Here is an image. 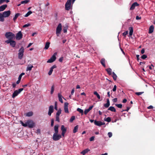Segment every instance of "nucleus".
Instances as JSON below:
<instances>
[{
    "mask_svg": "<svg viewBox=\"0 0 155 155\" xmlns=\"http://www.w3.org/2000/svg\"><path fill=\"white\" fill-rule=\"evenodd\" d=\"M20 123L22 126L24 127L28 126L29 128H33L34 125L35 123L33 121L31 120H27L26 123L24 124L22 121H21Z\"/></svg>",
    "mask_w": 155,
    "mask_h": 155,
    "instance_id": "nucleus-1",
    "label": "nucleus"
},
{
    "mask_svg": "<svg viewBox=\"0 0 155 155\" xmlns=\"http://www.w3.org/2000/svg\"><path fill=\"white\" fill-rule=\"evenodd\" d=\"M24 51V48L23 47H21L20 49L18 51V58L20 59H21L23 58Z\"/></svg>",
    "mask_w": 155,
    "mask_h": 155,
    "instance_id": "nucleus-2",
    "label": "nucleus"
},
{
    "mask_svg": "<svg viewBox=\"0 0 155 155\" xmlns=\"http://www.w3.org/2000/svg\"><path fill=\"white\" fill-rule=\"evenodd\" d=\"M5 36L7 38L12 39L15 37V35L12 32H8L5 33Z\"/></svg>",
    "mask_w": 155,
    "mask_h": 155,
    "instance_id": "nucleus-3",
    "label": "nucleus"
},
{
    "mask_svg": "<svg viewBox=\"0 0 155 155\" xmlns=\"http://www.w3.org/2000/svg\"><path fill=\"white\" fill-rule=\"evenodd\" d=\"M71 0H68L67 1L65 4V9L67 11H69L71 8Z\"/></svg>",
    "mask_w": 155,
    "mask_h": 155,
    "instance_id": "nucleus-4",
    "label": "nucleus"
},
{
    "mask_svg": "<svg viewBox=\"0 0 155 155\" xmlns=\"http://www.w3.org/2000/svg\"><path fill=\"white\" fill-rule=\"evenodd\" d=\"M62 30V25L61 23H59L56 28V34L57 36H59Z\"/></svg>",
    "mask_w": 155,
    "mask_h": 155,
    "instance_id": "nucleus-5",
    "label": "nucleus"
},
{
    "mask_svg": "<svg viewBox=\"0 0 155 155\" xmlns=\"http://www.w3.org/2000/svg\"><path fill=\"white\" fill-rule=\"evenodd\" d=\"M24 90L23 88H21L18 89V90H16L14 91L12 94V97L13 98H14L16 96H17L19 94L21 91Z\"/></svg>",
    "mask_w": 155,
    "mask_h": 155,
    "instance_id": "nucleus-6",
    "label": "nucleus"
},
{
    "mask_svg": "<svg viewBox=\"0 0 155 155\" xmlns=\"http://www.w3.org/2000/svg\"><path fill=\"white\" fill-rule=\"evenodd\" d=\"M61 137V136L60 134L58 135V134L54 133L53 136L52 138L54 141L59 140Z\"/></svg>",
    "mask_w": 155,
    "mask_h": 155,
    "instance_id": "nucleus-7",
    "label": "nucleus"
},
{
    "mask_svg": "<svg viewBox=\"0 0 155 155\" xmlns=\"http://www.w3.org/2000/svg\"><path fill=\"white\" fill-rule=\"evenodd\" d=\"M57 54L56 53H55L53 56L50 58V59H48L47 61V63H52L56 59V55Z\"/></svg>",
    "mask_w": 155,
    "mask_h": 155,
    "instance_id": "nucleus-8",
    "label": "nucleus"
},
{
    "mask_svg": "<svg viewBox=\"0 0 155 155\" xmlns=\"http://www.w3.org/2000/svg\"><path fill=\"white\" fill-rule=\"evenodd\" d=\"M23 37V35L22 34L21 32V31H19L18 33H17L16 36V38L17 40H20Z\"/></svg>",
    "mask_w": 155,
    "mask_h": 155,
    "instance_id": "nucleus-9",
    "label": "nucleus"
},
{
    "mask_svg": "<svg viewBox=\"0 0 155 155\" xmlns=\"http://www.w3.org/2000/svg\"><path fill=\"white\" fill-rule=\"evenodd\" d=\"M94 124L97 126H100L102 125H104L105 124V123L102 122L101 121H97L95 120L94 122Z\"/></svg>",
    "mask_w": 155,
    "mask_h": 155,
    "instance_id": "nucleus-10",
    "label": "nucleus"
},
{
    "mask_svg": "<svg viewBox=\"0 0 155 155\" xmlns=\"http://www.w3.org/2000/svg\"><path fill=\"white\" fill-rule=\"evenodd\" d=\"M2 14L4 17H7L10 15L11 12L10 10L5 11L3 12Z\"/></svg>",
    "mask_w": 155,
    "mask_h": 155,
    "instance_id": "nucleus-11",
    "label": "nucleus"
},
{
    "mask_svg": "<svg viewBox=\"0 0 155 155\" xmlns=\"http://www.w3.org/2000/svg\"><path fill=\"white\" fill-rule=\"evenodd\" d=\"M68 102H65L64 104V112L66 113H68L69 111L68 109Z\"/></svg>",
    "mask_w": 155,
    "mask_h": 155,
    "instance_id": "nucleus-12",
    "label": "nucleus"
},
{
    "mask_svg": "<svg viewBox=\"0 0 155 155\" xmlns=\"http://www.w3.org/2000/svg\"><path fill=\"white\" fill-rule=\"evenodd\" d=\"M54 111V107L52 105H51L49 107V110L48 112V115L50 116L51 114Z\"/></svg>",
    "mask_w": 155,
    "mask_h": 155,
    "instance_id": "nucleus-13",
    "label": "nucleus"
},
{
    "mask_svg": "<svg viewBox=\"0 0 155 155\" xmlns=\"http://www.w3.org/2000/svg\"><path fill=\"white\" fill-rule=\"evenodd\" d=\"M139 5L137 2H135L134 3L131 5L130 7V10H132L134 9L135 8V7L139 6Z\"/></svg>",
    "mask_w": 155,
    "mask_h": 155,
    "instance_id": "nucleus-14",
    "label": "nucleus"
},
{
    "mask_svg": "<svg viewBox=\"0 0 155 155\" xmlns=\"http://www.w3.org/2000/svg\"><path fill=\"white\" fill-rule=\"evenodd\" d=\"M56 66L55 65H53L50 69V70L48 73V74L49 75H50L51 74L52 71H53V69L56 68Z\"/></svg>",
    "mask_w": 155,
    "mask_h": 155,
    "instance_id": "nucleus-15",
    "label": "nucleus"
},
{
    "mask_svg": "<svg viewBox=\"0 0 155 155\" xmlns=\"http://www.w3.org/2000/svg\"><path fill=\"white\" fill-rule=\"evenodd\" d=\"M154 29V27L153 25H151L150 26L149 28V33L151 34L153 33V31Z\"/></svg>",
    "mask_w": 155,
    "mask_h": 155,
    "instance_id": "nucleus-16",
    "label": "nucleus"
},
{
    "mask_svg": "<svg viewBox=\"0 0 155 155\" xmlns=\"http://www.w3.org/2000/svg\"><path fill=\"white\" fill-rule=\"evenodd\" d=\"M90 150L89 149H86L81 151V153L83 155H84L86 153H88Z\"/></svg>",
    "mask_w": 155,
    "mask_h": 155,
    "instance_id": "nucleus-17",
    "label": "nucleus"
},
{
    "mask_svg": "<svg viewBox=\"0 0 155 155\" xmlns=\"http://www.w3.org/2000/svg\"><path fill=\"white\" fill-rule=\"evenodd\" d=\"M33 68V65H31V64H28L27 67L26 71H31Z\"/></svg>",
    "mask_w": 155,
    "mask_h": 155,
    "instance_id": "nucleus-18",
    "label": "nucleus"
},
{
    "mask_svg": "<svg viewBox=\"0 0 155 155\" xmlns=\"http://www.w3.org/2000/svg\"><path fill=\"white\" fill-rule=\"evenodd\" d=\"M58 96L59 99V101L61 103H63V100L62 99V96L61 95V93H58Z\"/></svg>",
    "mask_w": 155,
    "mask_h": 155,
    "instance_id": "nucleus-19",
    "label": "nucleus"
},
{
    "mask_svg": "<svg viewBox=\"0 0 155 155\" xmlns=\"http://www.w3.org/2000/svg\"><path fill=\"white\" fill-rule=\"evenodd\" d=\"M7 5L6 4L3 5L0 7V12L4 11L7 7Z\"/></svg>",
    "mask_w": 155,
    "mask_h": 155,
    "instance_id": "nucleus-20",
    "label": "nucleus"
},
{
    "mask_svg": "<svg viewBox=\"0 0 155 155\" xmlns=\"http://www.w3.org/2000/svg\"><path fill=\"white\" fill-rule=\"evenodd\" d=\"M110 105V101L108 99L107 100V103L104 104V106L106 108L108 107Z\"/></svg>",
    "mask_w": 155,
    "mask_h": 155,
    "instance_id": "nucleus-21",
    "label": "nucleus"
},
{
    "mask_svg": "<svg viewBox=\"0 0 155 155\" xmlns=\"http://www.w3.org/2000/svg\"><path fill=\"white\" fill-rule=\"evenodd\" d=\"M105 59L104 58H102L101 59V64L104 67H105L106 66L105 64Z\"/></svg>",
    "mask_w": 155,
    "mask_h": 155,
    "instance_id": "nucleus-22",
    "label": "nucleus"
},
{
    "mask_svg": "<svg viewBox=\"0 0 155 155\" xmlns=\"http://www.w3.org/2000/svg\"><path fill=\"white\" fill-rule=\"evenodd\" d=\"M21 14L19 13H16L14 17L13 18V20L14 22H15L16 20L18 18V17L21 15Z\"/></svg>",
    "mask_w": 155,
    "mask_h": 155,
    "instance_id": "nucleus-23",
    "label": "nucleus"
},
{
    "mask_svg": "<svg viewBox=\"0 0 155 155\" xmlns=\"http://www.w3.org/2000/svg\"><path fill=\"white\" fill-rule=\"evenodd\" d=\"M58 125H55L54 126V130L55 132L54 133L58 134Z\"/></svg>",
    "mask_w": 155,
    "mask_h": 155,
    "instance_id": "nucleus-24",
    "label": "nucleus"
},
{
    "mask_svg": "<svg viewBox=\"0 0 155 155\" xmlns=\"http://www.w3.org/2000/svg\"><path fill=\"white\" fill-rule=\"evenodd\" d=\"M129 35L130 36H131L133 35V28L132 27H130L129 28Z\"/></svg>",
    "mask_w": 155,
    "mask_h": 155,
    "instance_id": "nucleus-25",
    "label": "nucleus"
},
{
    "mask_svg": "<svg viewBox=\"0 0 155 155\" xmlns=\"http://www.w3.org/2000/svg\"><path fill=\"white\" fill-rule=\"evenodd\" d=\"M10 45L12 47H15L16 45V42L15 41H13L12 40Z\"/></svg>",
    "mask_w": 155,
    "mask_h": 155,
    "instance_id": "nucleus-26",
    "label": "nucleus"
},
{
    "mask_svg": "<svg viewBox=\"0 0 155 155\" xmlns=\"http://www.w3.org/2000/svg\"><path fill=\"white\" fill-rule=\"evenodd\" d=\"M106 71L107 72L108 74L109 75H110L112 74V70L111 69L109 68L106 69Z\"/></svg>",
    "mask_w": 155,
    "mask_h": 155,
    "instance_id": "nucleus-27",
    "label": "nucleus"
},
{
    "mask_svg": "<svg viewBox=\"0 0 155 155\" xmlns=\"http://www.w3.org/2000/svg\"><path fill=\"white\" fill-rule=\"evenodd\" d=\"M108 110H110L112 112H115L116 110L115 108L114 107L110 106L108 109Z\"/></svg>",
    "mask_w": 155,
    "mask_h": 155,
    "instance_id": "nucleus-28",
    "label": "nucleus"
},
{
    "mask_svg": "<svg viewBox=\"0 0 155 155\" xmlns=\"http://www.w3.org/2000/svg\"><path fill=\"white\" fill-rule=\"evenodd\" d=\"M50 43L49 42H47L45 45V46L44 49H47L49 47Z\"/></svg>",
    "mask_w": 155,
    "mask_h": 155,
    "instance_id": "nucleus-29",
    "label": "nucleus"
},
{
    "mask_svg": "<svg viewBox=\"0 0 155 155\" xmlns=\"http://www.w3.org/2000/svg\"><path fill=\"white\" fill-rule=\"evenodd\" d=\"M2 14L0 13V21L3 22L4 21V18Z\"/></svg>",
    "mask_w": 155,
    "mask_h": 155,
    "instance_id": "nucleus-30",
    "label": "nucleus"
},
{
    "mask_svg": "<svg viewBox=\"0 0 155 155\" xmlns=\"http://www.w3.org/2000/svg\"><path fill=\"white\" fill-rule=\"evenodd\" d=\"M112 77L114 81H116V80L117 76L114 72H113L112 73Z\"/></svg>",
    "mask_w": 155,
    "mask_h": 155,
    "instance_id": "nucleus-31",
    "label": "nucleus"
},
{
    "mask_svg": "<svg viewBox=\"0 0 155 155\" xmlns=\"http://www.w3.org/2000/svg\"><path fill=\"white\" fill-rule=\"evenodd\" d=\"M61 129L62 132H66L67 130L66 128L64 127V126L63 125L61 126Z\"/></svg>",
    "mask_w": 155,
    "mask_h": 155,
    "instance_id": "nucleus-32",
    "label": "nucleus"
},
{
    "mask_svg": "<svg viewBox=\"0 0 155 155\" xmlns=\"http://www.w3.org/2000/svg\"><path fill=\"white\" fill-rule=\"evenodd\" d=\"M61 108H59L58 109V111L57 112V113L56 114V115L59 116L60 115L61 113Z\"/></svg>",
    "mask_w": 155,
    "mask_h": 155,
    "instance_id": "nucleus-33",
    "label": "nucleus"
},
{
    "mask_svg": "<svg viewBox=\"0 0 155 155\" xmlns=\"http://www.w3.org/2000/svg\"><path fill=\"white\" fill-rule=\"evenodd\" d=\"M33 114V112L31 111L28 112L26 114V116L28 117L31 116Z\"/></svg>",
    "mask_w": 155,
    "mask_h": 155,
    "instance_id": "nucleus-34",
    "label": "nucleus"
},
{
    "mask_svg": "<svg viewBox=\"0 0 155 155\" xmlns=\"http://www.w3.org/2000/svg\"><path fill=\"white\" fill-rule=\"evenodd\" d=\"M94 95H96L97 98L99 99H100V98H101V97H100V95L99 94L97 93V92L96 91H94Z\"/></svg>",
    "mask_w": 155,
    "mask_h": 155,
    "instance_id": "nucleus-35",
    "label": "nucleus"
},
{
    "mask_svg": "<svg viewBox=\"0 0 155 155\" xmlns=\"http://www.w3.org/2000/svg\"><path fill=\"white\" fill-rule=\"evenodd\" d=\"M78 128V125H77L76 126H75L74 127V129L73 130V133H76L77 131Z\"/></svg>",
    "mask_w": 155,
    "mask_h": 155,
    "instance_id": "nucleus-36",
    "label": "nucleus"
},
{
    "mask_svg": "<svg viewBox=\"0 0 155 155\" xmlns=\"http://www.w3.org/2000/svg\"><path fill=\"white\" fill-rule=\"evenodd\" d=\"M54 85L53 84L51 87V94H52L54 92Z\"/></svg>",
    "mask_w": 155,
    "mask_h": 155,
    "instance_id": "nucleus-37",
    "label": "nucleus"
},
{
    "mask_svg": "<svg viewBox=\"0 0 155 155\" xmlns=\"http://www.w3.org/2000/svg\"><path fill=\"white\" fill-rule=\"evenodd\" d=\"M32 13V12L31 11H28L26 14L24 16L25 17H27L28 16H29Z\"/></svg>",
    "mask_w": 155,
    "mask_h": 155,
    "instance_id": "nucleus-38",
    "label": "nucleus"
},
{
    "mask_svg": "<svg viewBox=\"0 0 155 155\" xmlns=\"http://www.w3.org/2000/svg\"><path fill=\"white\" fill-rule=\"evenodd\" d=\"M77 111L79 112L81 114V115H82L83 114V110L78 108L77 109Z\"/></svg>",
    "mask_w": 155,
    "mask_h": 155,
    "instance_id": "nucleus-39",
    "label": "nucleus"
},
{
    "mask_svg": "<svg viewBox=\"0 0 155 155\" xmlns=\"http://www.w3.org/2000/svg\"><path fill=\"white\" fill-rule=\"evenodd\" d=\"M75 118L74 116H71L69 120L70 122L71 123L73 121L75 120Z\"/></svg>",
    "mask_w": 155,
    "mask_h": 155,
    "instance_id": "nucleus-40",
    "label": "nucleus"
},
{
    "mask_svg": "<svg viewBox=\"0 0 155 155\" xmlns=\"http://www.w3.org/2000/svg\"><path fill=\"white\" fill-rule=\"evenodd\" d=\"M29 2L28 0H25L22 1L21 2V4H27Z\"/></svg>",
    "mask_w": 155,
    "mask_h": 155,
    "instance_id": "nucleus-41",
    "label": "nucleus"
},
{
    "mask_svg": "<svg viewBox=\"0 0 155 155\" xmlns=\"http://www.w3.org/2000/svg\"><path fill=\"white\" fill-rule=\"evenodd\" d=\"M104 120L106 121L109 122L111 121V119L110 117H107L106 119H104Z\"/></svg>",
    "mask_w": 155,
    "mask_h": 155,
    "instance_id": "nucleus-42",
    "label": "nucleus"
},
{
    "mask_svg": "<svg viewBox=\"0 0 155 155\" xmlns=\"http://www.w3.org/2000/svg\"><path fill=\"white\" fill-rule=\"evenodd\" d=\"M115 105L118 108H121L122 107V104H116Z\"/></svg>",
    "mask_w": 155,
    "mask_h": 155,
    "instance_id": "nucleus-43",
    "label": "nucleus"
},
{
    "mask_svg": "<svg viewBox=\"0 0 155 155\" xmlns=\"http://www.w3.org/2000/svg\"><path fill=\"white\" fill-rule=\"evenodd\" d=\"M54 109L56 110H58L57 102L56 101H55L54 103Z\"/></svg>",
    "mask_w": 155,
    "mask_h": 155,
    "instance_id": "nucleus-44",
    "label": "nucleus"
},
{
    "mask_svg": "<svg viewBox=\"0 0 155 155\" xmlns=\"http://www.w3.org/2000/svg\"><path fill=\"white\" fill-rule=\"evenodd\" d=\"M128 34V31H126L124 32L123 34V35L124 36V37H126V35Z\"/></svg>",
    "mask_w": 155,
    "mask_h": 155,
    "instance_id": "nucleus-45",
    "label": "nucleus"
},
{
    "mask_svg": "<svg viewBox=\"0 0 155 155\" xmlns=\"http://www.w3.org/2000/svg\"><path fill=\"white\" fill-rule=\"evenodd\" d=\"M147 56L145 54H143L141 56V58L143 59H145L147 58Z\"/></svg>",
    "mask_w": 155,
    "mask_h": 155,
    "instance_id": "nucleus-46",
    "label": "nucleus"
},
{
    "mask_svg": "<svg viewBox=\"0 0 155 155\" xmlns=\"http://www.w3.org/2000/svg\"><path fill=\"white\" fill-rule=\"evenodd\" d=\"M144 93L143 92H136L135 93L137 95L139 96L141 94H143Z\"/></svg>",
    "mask_w": 155,
    "mask_h": 155,
    "instance_id": "nucleus-47",
    "label": "nucleus"
},
{
    "mask_svg": "<svg viewBox=\"0 0 155 155\" xmlns=\"http://www.w3.org/2000/svg\"><path fill=\"white\" fill-rule=\"evenodd\" d=\"M56 120L58 122H60L59 116L56 115Z\"/></svg>",
    "mask_w": 155,
    "mask_h": 155,
    "instance_id": "nucleus-48",
    "label": "nucleus"
},
{
    "mask_svg": "<svg viewBox=\"0 0 155 155\" xmlns=\"http://www.w3.org/2000/svg\"><path fill=\"white\" fill-rule=\"evenodd\" d=\"M67 29H68V28L67 27H64V28H63V29L64 32V33H66L67 32Z\"/></svg>",
    "mask_w": 155,
    "mask_h": 155,
    "instance_id": "nucleus-49",
    "label": "nucleus"
},
{
    "mask_svg": "<svg viewBox=\"0 0 155 155\" xmlns=\"http://www.w3.org/2000/svg\"><path fill=\"white\" fill-rule=\"evenodd\" d=\"M30 25V24H29V23H28L27 24H25V25H24L23 27V28H25V27H28V26H29Z\"/></svg>",
    "mask_w": 155,
    "mask_h": 155,
    "instance_id": "nucleus-50",
    "label": "nucleus"
},
{
    "mask_svg": "<svg viewBox=\"0 0 155 155\" xmlns=\"http://www.w3.org/2000/svg\"><path fill=\"white\" fill-rule=\"evenodd\" d=\"M108 135L109 137H111L112 136V134L111 132H109L108 133Z\"/></svg>",
    "mask_w": 155,
    "mask_h": 155,
    "instance_id": "nucleus-51",
    "label": "nucleus"
},
{
    "mask_svg": "<svg viewBox=\"0 0 155 155\" xmlns=\"http://www.w3.org/2000/svg\"><path fill=\"white\" fill-rule=\"evenodd\" d=\"M54 120L53 119H52L51 121V127H53L54 125Z\"/></svg>",
    "mask_w": 155,
    "mask_h": 155,
    "instance_id": "nucleus-52",
    "label": "nucleus"
},
{
    "mask_svg": "<svg viewBox=\"0 0 155 155\" xmlns=\"http://www.w3.org/2000/svg\"><path fill=\"white\" fill-rule=\"evenodd\" d=\"M12 40V39H9L8 40L6 41L5 42L7 44H10Z\"/></svg>",
    "mask_w": 155,
    "mask_h": 155,
    "instance_id": "nucleus-53",
    "label": "nucleus"
},
{
    "mask_svg": "<svg viewBox=\"0 0 155 155\" xmlns=\"http://www.w3.org/2000/svg\"><path fill=\"white\" fill-rule=\"evenodd\" d=\"M93 105L90 106L89 107V108L87 109V110L89 112L90 110H91L92 109V108H93Z\"/></svg>",
    "mask_w": 155,
    "mask_h": 155,
    "instance_id": "nucleus-54",
    "label": "nucleus"
},
{
    "mask_svg": "<svg viewBox=\"0 0 155 155\" xmlns=\"http://www.w3.org/2000/svg\"><path fill=\"white\" fill-rule=\"evenodd\" d=\"M93 105L90 106L89 107V108L87 109V110L89 112L90 110H91L92 109V108H93Z\"/></svg>",
    "mask_w": 155,
    "mask_h": 155,
    "instance_id": "nucleus-55",
    "label": "nucleus"
},
{
    "mask_svg": "<svg viewBox=\"0 0 155 155\" xmlns=\"http://www.w3.org/2000/svg\"><path fill=\"white\" fill-rule=\"evenodd\" d=\"M94 136H92L90 138L89 140L90 141H92L94 140Z\"/></svg>",
    "mask_w": 155,
    "mask_h": 155,
    "instance_id": "nucleus-56",
    "label": "nucleus"
},
{
    "mask_svg": "<svg viewBox=\"0 0 155 155\" xmlns=\"http://www.w3.org/2000/svg\"><path fill=\"white\" fill-rule=\"evenodd\" d=\"M116 89H117V86L116 85H115L114 86V88H113V89H112V90L113 91H115L116 90Z\"/></svg>",
    "mask_w": 155,
    "mask_h": 155,
    "instance_id": "nucleus-57",
    "label": "nucleus"
},
{
    "mask_svg": "<svg viewBox=\"0 0 155 155\" xmlns=\"http://www.w3.org/2000/svg\"><path fill=\"white\" fill-rule=\"evenodd\" d=\"M63 60V57H61L59 59V61L60 62H62Z\"/></svg>",
    "mask_w": 155,
    "mask_h": 155,
    "instance_id": "nucleus-58",
    "label": "nucleus"
},
{
    "mask_svg": "<svg viewBox=\"0 0 155 155\" xmlns=\"http://www.w3.org/2000/svg\"><path fill=\"white\" fill-rule=\"evenodd\" d=\"M136 19L137 20H140L141 19V17H139L138 16H137L136 17Z\"/></svg>",
    "mask_w": 155,
    "mask_h": 155,
    "instance_id": "nucleus-59",
    "label": "nucleus"
},
{
    "mask_svg": "<svg viewBox=\"0 0 155 155\" xmlns=\"http://www.w3.org/2000/svg\"><path fill=\"white\" fill-rule=\"evenodd\" d=\"M89 112V111L87 109H86L84 111V114H85L86 115L87 113Z\"/></svg>",
    "mask_w": 155,
    "mask_h": 155,
    "instance_id": "nucleus-60",
    "label": "nucleus"
},
{
    "mask_svg": "<svg viewBox=\"0 0 155 155\" xmlns=\"http://www.w3.org/2000/svg\"><path fill=\"white\" fill-rule=\"evenodd\" d=\"M117 98H115L113 100V101L114 103H116L117 101Z\"/></svg>",
    "mask_w": 155,
    "mask_h": 155,
    "instance_id": "nucleus-61",
    "label": "nucleus"
},
{
    "mask_svg": "<svg viewBox=\"0 0 155 155\" xmlns=\"http://www.w3.org/2000/svg\"><path fill=\"white\" fill-rule=\"evenodd\" d=\"M153 107L152 105H150L147 107V109H152L153 108Z\"/></svg>",
    "mask_w": 155,
    "mask_h": 155,
    "instance_id": "nucleus-62",
    "label": "nucleus"
},
{
    "mask_svg": "<svg viewBox=\"0 0 155 155\" xmlns=\"http://www.w3.org/2000/svg\"><path fill=\"white\" fill-rule=\"evenodd\" d=\"M5 1H6V0H0V5L5 2Z\"/></svg>",
    "mask_w": 155,
    "mask_h": 155,
    "instance_id": "nucleus-63",
    "label": "nucleus"
},
{
    "mask_svg": "<svg viewBox=\"0 0 155 155\" xmlns=\"http://www.w3.org/2000/svg\"><path fill=\"white\" fill-rule=\"evenodd\" d=\"M144 52H145V50H144V48H143L141 51V53L142 54H143L144 53Z\"/></svg>",
    "mask_w": 155,
    "mask_h": 155,
    "instance_id": "nucleus-64",
    "label": "nucleus"
}]
</instances>
